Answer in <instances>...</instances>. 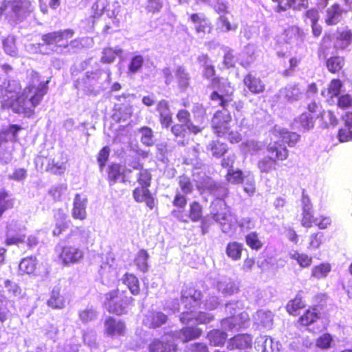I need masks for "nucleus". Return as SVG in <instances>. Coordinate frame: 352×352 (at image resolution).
<instances>
[{
	"mask_svg": "<svg viewBox=\"0 0 352 352\" xmlns=\"http://www.w3.org/2000/svg\"><path fill=\"white\" fill-rule=\"evenodd\" d=\"M39 81L36 74L32 76L31 82L21 89V83L17 80H10L6 87L0 86V103L3 110L12 109L17 114L30 118L35 113V108L41 104L48 91V81L36 86L34 80Z\"/></svg>",
	"mask_w": 352,
	"mask_h": 352,
	"instance_id": "nucleus-1",
	"label": "nucleus"
},
{
	"mask_svg": "<svg viewBox=\"0 0 352 352\" xmlns=\"http://www.w3.org/2000/svg\"><path fill=\"white\" fill-rule=\"evenodd\" d=\"M239 126L233 122L232 118L228 111H217L211 120V129L214 135L224 138L231 144L241 141L242 136L239 130Z\"/></svg>",
	"mask_w": 352,
	"mask_h": 352,
	"instance_id": "nucleus-2",
	"label": "nucleus"
},
{
	"mask_svg": "<svg viewBox=\"0 0 352 352\" xmlns=\"http://www.w3.org/2000/svg\"><path fill=\"white\" fill-rule=\"evenodd\" d=\"M133 301V298L129 296L126 290L116 289L105 294L104 304L107 311L118 316L126 314Z\"/></svg>",
	"mask_w": 352,
	"mask_h": 352,
	"instance_id": "nucleus-3",
	"label": "nucleus"
},
{
	"mask_svg": "<svg viewBox=\"0 0 352 352\" xmlns=\"http://www.w3.org/2000/svg\"><path fill=\"white\" fill-rule=\"evenodd\" d=\"M30 6L28 0L5 1L0 7V15H5L9 21L17 23L25 18Z\"/></svg>",
	"mask_w": 352,
	"mask_h": 352,
	"instance_id": "nucleus-4",
	"label": "nucleus"
},
{
	"mask_svg": "<svg viewBox=\"0 0 352 352\" xmlns=\"http://www.w3.org/2000/svg\"><path fill=\"white\" fill-rule=\"evenodd\" d=\"M203 294L201 292L192 285L183 288L181 293V303L184 311L197 310L202 303Z\"/></svg>",
	"mask_w": 352,
	"mask_h": 352,
	"instance_id": "nucleus-5",
	"label": "nucleus"
},
{
	"mask_svg": "<svg viewBox=\"0 0 352 352\" xmlns=\"http://www.w3.org/2000/svg\"><path fill=\"white\" fill-rule=\"evenodd\" d=\"M74 34V30L71 29L54 31L43 34L41 39L46 45H53L57 49H65L69 46V40Z\"/></svg>",
	"mask_w": 352,
	"mask_h": 352,
	"instance_id": "nucleus-6",
	"label": "nucleus"
},
{
	"mask_svg": "<svg viewBox=\"0 0 352 352\" xmlns=\"http://www.w3.org/2000/svg\"><path fill=\"white\" fill-rule=\"evenodd\" d=\"M203 213V206L197 201H192L190 203L187 214L177 210L172 211V214L175 218L185 223H188L190 221L193 223L202 221L204 218Z\"/></svg>",
	"mask_w": 352,
	"mask_h": 352,
	"instance_id": "nucleus-7",
	"label": "nucleus"
},
{
	"mask_svg": "<svg viewBox=\"0 0 352 352\" xmlns=\"http://www.w3.org/2000/svg\"><path fill=\"white\" fill-rule=\"evenodd\" d=\"M174 334L166 333L160 338H155L148 345L149 352H177V345L175 342Z\"/></svg>",
	"mask_w": 352,
	"mask_h": 352,
	"instance_id": "nucleus-8",
	"label": "nucleus"
},
{
	"mask_svg": "<svg viewBox=\"0 0 352 352\" xmlns=\"http://www.w3.org/2000/svg\"><path fill=\"white\" fill-rule=\"evenodd\" d=\"M59 258L65 265H69L80 262L84 258V252L80 248L66 244L61 248Z\"/></svg>",
	"mask_w": 352,
	"mask_h": 352,
	"instance_id": "nucleus-9",
	"label": "nucleus"
},
{
	"mask_svg": "<svg viewBox=\"0 0 352 352\" xmlns=\"http://www.w3.org/2000/svg\"><path fill=\"white\" fill-rule=\"evenodd\" d=\"M189 20L194 25L195 33L204 38L205 35L211 34L214 27L211 21L202 13H192L189 15Z\"/></svg>",
	"mask_w": 352,
	"mask_h": 352,
	"instance_id": "nucleus-10",
	"label": "nucleus"
},
{
	"mask_svg": "<svg viewBox=\"0 0 352 352\" xmlns=\"http://www.w3.org/2000/svg\"><path fill=\"white\" fill-rule=\"evenodd\" d=\"M126 331V323L124 320L108 316L104 320V333L113 338L124 336Z\"/></svg>",
	"mask_w": 352,
	"mask_h": 352,
	"instance_id": "nucleus-11",
	"label": "nucleus"
},
{
	"mask_svg": "<svg viewBox=\"0 0 352 352\" xmlns=\"http://www.w3.org/2000/svg\"><path fill=\"white\" fill-rule=\"evenodd\" d=\"M180 321L183 324L194 322L196 324H208L214 319V316L205 311L197 313L196 310L183 311L180 315Z\"/></svg>",
	"mask_w": 352,
	"mask_h": 352,
	"instance_id": "nucleus-12",
	"label": "nucleus"
},
{
	"mask_svg": "<svg viewBox=\"0 0 352 352\" xmlns=\"http://www.w3.org/2000/svg\"><path fill=\"white\" fill-rule=\"evenodd\" d=\"M171 333L174 334L175 340L177 339L183 343H187L199 338L202 335V330L196 326H186Z\"/></svg>",
	"mask_w": 352,
	"mask_h": 352,
	"instance_id": "nucleus-13",
	"label": "nucleus"
},
{
	"mask_svg": "<svg viewBox=\"0 0 352 352\" xmlns=\"http://www.w3.org/2000/svg\"><path fill=\"white\" fill-rule=\"evenodd\" d=\"M160 124L163 128L168 129L173 123V115L170 105L166 100L162 99L157 102L155 107Z\"/></svg>",
	"mask_w": 352,
	"mask_h": 352,
	"instance_id": "nucleus-14",
	"label": "nucleus"
},
{
	"mask_svg": "<svg viewBox=\"0 0 352 352\" xmlns=\"http://www.w3.org/2000/svg\"><path fill=\"white\" fill-rule=\"evenodd\" d=\"M266 152L277 163L287 160L289 155V150L280 141L270 142L266 146Z\"/></svg>",
	"mask_w": 352,
	"mask_h": 352,
	"instance_id": "nucleus-15",
	"label": "nucleus"
},
{
	"mask_svg": "<svg viewBox=\"0 0 352 352\" xmlns=\"http://www.w3.org/2000/svg\"><path fill=\"white\" fill-rule=\"evenodd\" d=\"M320 318V314L318 311V305H313L306 309L297 319L295 325L298 328L307 327L314 324Z\"/></svg>",
	"mask_w": 352,
	"mask_h": 352,
	"instance_id": "nucleus-16",
	"label": "nucleus"
},
{
	"mask_svg": "<svg viewBox=\"0 0 352 352\" xmlns=\"http://www.w3.org/2000/svg\"><path fill=\"white\" fill-rule=\"evenodd\" d=\"M212 218L219 223H223L230 215L229 208L224 200L217 198L212 202Z\"/></svg>",
	"mask_w": 352,
	"mask_h": 352,
	"instance_id": "nucleus-17",
	"label": "nucleus"
},
{
	"mask_svg": "<svg viewBox=\"0 0 352 352\" xmlns=\"http://www.w3.org/2000/svg\"><path fill=\"white\" fill-rule=\"evenodd\" d=\"M170 127L171 133L176 138H184L188 133L197 135L202 131L201 127L193 123H177L172 126L170 125Z\"/></svg>",
	"mask_w": 352,
	"mask_h": 352,
	"instance_id": "nucleus-18",
	"label": "nucleus"
},
{
	"mask_svg": "<svg viewBox=\"0 0 352 352\" xmlns=\"http://www.w3.org/2000/svg\"><path fill=\"white\" fill-rule=\"evenodd\" d=\"M148 188V186L140 185L133 190V197L136 202L144 201L146 206L152 210L155 206V201Z\"/></svg>",
	"mask_w": 352,
	"mask_h": 352,
	"instance_id": "nucleus-19",
	"label": "nucleus"
},
{
	"mask_svg": "<svg viewBox=\"0 0 352 352\" xmlns=\"http://www.w3.org/2000/svg\"><path fill=\"white\" fill-rule=\"evenodd\" d=\"M271 1L277 3L275 8V12L277 13L283 12L289 9L295 11H300L307 9L309 6V0H286L284 4L282 3L281 0Z\"/></svg>",
	"mask_w": 352,
	"mask_h": 352,
	"instance_id": "nucleus-20",
	"label": "nucleus"
},
{
	"mask_svg": "<svg viewBox=\"0 0 352 352\" xmlns=\"http://www.w3.org/2000/svg\"><path fill=\"white\" fill-rule=\"evenodd\" d=\"M252 339L247 333L237 334L231 338L227 345L228 349L232 351L235 349L245 350L252 346Z\"/></svg>",
	"mask_w": 352,
	"mask_h": 352,
	"instance_id": "nucleus-21",
	"label": "nucleus"
},
{
	"mask_svg": "<svg viewBox=\"0 0 352 352\" xmlns=\"http://www.w3.org/2000/svg\"><path fill=\"white\" fill-rule=\"evenodd\" d=\"M68 159L66 155L60 153L58 156L50 160L47 166L46 170L51 174L62 175L66 170V164Z\"/></svg>",
	"mask_w": 352,
	"mask_h": 352,
	"instance_id": "nucleus-22",
	"label": "nucleus"
},
{
	"mask_svg": "<svg viewBox=\"0 0 352 352\" xmlns=\"http://www.w3.org/2000/svg\"><path fill=\"white\" fill-rule=\"evenodd\" d=\"M107 181L109 185H114L118 182H126V175L122 165L118 163L111 164L107 170Z\"/></svg>",
	"mask_w": 352,
	"mask_h": 352,
	"instance_id": "nucleus-23",
	"label": "nucleus"
},
{
	"mask_svg": "<svg viewBox=\"0 0 352 352\" xmlns=\"http://www.w3.org/2000/svg\"><path fill=\"white\" fill-rule=\"evenodd\" d=\"M243 84L253 94H259L265 89V85L261 79L249 73L244 76Z\"/></svg>",
	"mask_w": 352,
	"mask_h": 352,
	"instance_id": "nucleus-24",
	"label": "nucleus"
},
{
	"mask_svg": "<svg viewBox=\"0 0 352 352\" xmlns=\"http://www.w3.org/2000/svg\"><path fill=\"white\" fill-rule=\"evenodd\" d=\"M167 321V316L162 312L149 311L144 319V324L150 329H155L165 324Z\"/></svg>",
	"mask_w": 352,
	"mask_h": 352,
	"instance_id": "nucleus-25",
	"label": "nucleus"
},
{
	"mask_svg": "<svg viewBox=\"0 0 352 352\" xmlns=\"http://www.w3.org/2000/svg\"><path fill=\"white\" fill-rule=\"evenodd\" d=\"M87 199L80 194L75 195L72 214L74 219L81 221L87 218L86 204Z\"/></svg>",
	"mask_w": 352,
	"mask_h": 352,
	"instance_id": "nucleus-26",
	"label": "nucleus"
},
{
	"mask_svg": "<svg viewBox=\"0 0 352 352\" xmlns=\"http://www.w3.org/2000/svg\"><path fill=\"white\" fill-rule=\"evenodd\" d=\"M343 10L338 3H333L326 10L325 23L327 25H335L338 24L341 19Z\"/></svg>",
	"mask_w": 352,
	"mask_h": 352,
	"instance_id": "nucleus-27",
	"label": "nucleus"
},
{
	"mask_svg": "<svg viewBox=\"0 0 352 352\" xmlns=\"http://www.w3.org/2000/svg\"><path fill=\"white\" fill-rule=\"evenodd\" d=\"M210 86L212 89H217L225 95H232L233 88L228 78H223L220 76H215L210 79Z\"/></svg>",
	"mask_w": 352,
	"mask_h": 352,
	"instance_id": "nucleus-28",
	"label": "nucleus"
},
{
	"mask_svg": "<svg viewBox=\"0 0 352 352\" xmlns=\"http://www.w3.org/2000/svg\"><path fill=\"white\" fill-rule=\"evenodd\" d=\"M122 282L127 287L133 295L138 296L140 294V284L139 279L135 275L126 272L123 275Z\"/></svg>",
	"mask_w": 352,
	"mask_h": 352,
	"instance_id": "nucleus-29",
	"label": "nucleus"
},
{
	"mask_svg": "<svg viewBox=\"0 0 352 352\" xmlns=\"http://www.w3.org/2000/svg\"><path fill=\"white\" fill-rule=\"evenodd\" d=\"M305 307L306 304L302 296L298 294L294 298L288 301L285 305V310L290 316H296L299 311Z\"/></svg>",
	"mask_w": 352,
	"mask_h": 352,
	"instance_id": "nucleus-30",
	"label": "nucleus"
},
{
	"mask_svg": "<svg viewBox=\"0 0 352 352\" xmlns=\"http://www.w3.org/2000/svg\"><path fill=\"white\" fill-rule=\"evenodd\" d=\"M19 271L23 274L36 275L37 261L35 257L29 256L24 258L19 263Z\"/></svg>",
	"mask_w": 352,
	"mask_h": 352,
	"instance_id": "nucleus-31",
	"label": "nucleus"
},
{
	"mask_svg": "<svg viewBox=\"0 0 352 352\" xmlns=\"http://www.w3.org/2000/svg\"><path fill=\"white\" fill-rule=\"evenodd\" d=\"M243 245L237 241H230L226 247V254L232 261H239L242 257Z\"/></svg>",
	"mask_w": 352,
	"mask_h": 352,
	"instance_id": "nucleus-32",
	"label": "nucleus"
},
{
	"mask_svg": "<svg viewBox=\"0 0 352 352\" xmlns=\"http://www.w3.org/2000/svg\"><path fill=\"white\" fill-rule=\"evenodd\" d=\"M48 307L54 309H62L65 307V300L61 295L60 289H53L47 300Z\"/></svg>",
	"mask_w": 352,
	"mask_h": 352,
	"instance_id": "nucleus-33",
	"label": "nucleus"
},
{
	"mask_svg": "<svg viewBox=\"0 0 352 352\" xmlns=\"http://www.w3.org/2000/svg\"><path fill=\"white\" fill-rule=\"evenodd\" d=\"M197 60L203 67L202 75L204 78L210 80L216 76L215 67L210 63V58L207 54L199 56Z\"/></svg>",
	"mask_w": 352,
	"mask_h": 352,
	"instance_id": "nucleus-34",
	"label": "nucleus"
},
{
	"mask_svg": "<svg viewBox=\"0 0 352 352\" xmlns=\"http://www.w3.org/2000/svg\"><path fill=\"white\" fill-rule=\"evenodd\" d=\"M325 65L330 73L338 74L342 71L345 60L343 56H333L327 59Z\"/></svg>",
	"mask_w": 352,
	"mask_h": 352,
	"instance_id": "nucleus-35",
	"label": "nucleus"
},
{
	"mask_svg": "<svg viewBox=\"0 0 352 352\" xmlns=\"http://www.w3.org/2000/svg\"><path fill=\"white\" fill-rule=\"evenodd\" d=\"M104 25L102 33L104 34H113L119 31L120 21L116 15L106 16L104 17Z\"/></svg>",
	"mask_w": 352,
	"mask_h": 352,
	"instance_id": "nucleus-36",
	"label": "nucleus"
},
{
	"mask_svg": "<svg viewBox=\"0 0 352 352\" xmlns=\"http://www.w3.org/2000/svg\"><path fill=\"white\" fill-rule=\"evenodd\" d=\"M133 168L139 170L137 175V182L140 186H146L150 187L152 181V175L148 169L144 168L143 164L138 163Z\"/></svg>",
	"mask_w": 352,
	"mask_h": 352,
	"instance_id": "nucleus-37",
	"label": "nucleus"
},
{
	"mask_svg": "<svg viewBox=\"0 0 352 352\" xmlns=\"http://www.w3.org/2000/svg\"><path fill=\"white\" fill-rule=\"evenodd\" d=\"M278 163L272 159V156L267 155L257 162V168L261 173H270L276 169Z\"/></svg>",
	"mask_w": 352,
	"mask_h": 352,
	"instance_id": "nucleus-38",
	"label": "nucleus"
},
{
	"mask_svg": "<svg viewBox=\"0 0 352 352\" xmlns=\"http://www.w3.org/2000/svg\"><path fill=\"white\" fill-rule=\"evenodd\" d=\"M316 120V119L309 113H302L294 120V122L299 129L307 131L314 128Z\"/></svg>",
	"mask_w": 352,
	"mask_h": 352,
	"instance_id": "nucleus-39",
	"label": "nucleus"
},
{
	"mask_svg": "<svg viewBox=\"0 0 352 352\" xmlns=\"http://www.w3.org/2000/svg\"><path fill=\"white\" fill-rule=\"evenodd\" d=\"M208 149L211 151L213 157L220 158L228 152V147L226 143L216 140L210 142Z\"/></svg>",
	"mask_w": 352,
	"mask_h": 352,
	"instance_id": "nucleus-40",
	"label": "nucleus"
},
{
	"mask_svg": "<svg viewBox=\"0 0 352 352\" xmlns=\"http://www.w3.org/2000/svg\"><path fill=\"white\" fill-rule=\"evenodd\" d=\"M278 133L279 141L287 144L290 147L294 146L300 140V135L295 132L281 129L278 131Z\"/></svg>",
	"mask_w": 352,
	"mask_h": 352,
	"instance_id": "nucleus-41",
	"label": "nucleus"
},
{
	"mask_svg": "<svg viewBox=\"0 0 352 352\" xmlns=\"http://www.w3.org/2000/svg\"><path fill=\"white\" fill-rule=\"evenodd\" d=\"M144 63V58L140 54H136L131 57L128 66L127 73L129 74H135L142 71Z\"/></svg>",
	"mask_w": 352,
	"mask_h": 352,
	"instance_id": "nucleus-42",
	"label": "nucleus"
},
{
	"mask_svg": "<svg viewBox=\"0 0 352 352\" xmlns=\"http://www.w3.org/2000/svg\"><path fill=\"white\" fill-rule=\"evenodd\" d=\"M208 338L211 344L214 346H221L224 345L228 334L225 331L214 329L208 333Z\"/></svg>",
	"mask_w": 352,
	"mask_h": 352,
	"instance_id": "nucleus-43",
	"label": "nucleus"
},
{
	"mask_svg": "<svg viewBox=\"0 0 352 352\" xmlns=\"http://www.w3.org/2000/svg\"><path fill=\"white\" fill-rule=\"evenodd\" d=\"M247 245L252 250L258 251L263 247V242L261 240L256 232H251L245 236Z\"/></svg>",
	"mask_w": 352,
	"mask_h": 352,
	"instance_id": "nucleus-44",
	"label": "nucleus"
},
{
	"mask_svg": "<svg viewBox=\"0 0 352 352\" xmlns=\"http://www.w3.org/2000/svg\"><path fill=\"white\" fill-rule=\"evenodd\" d=\"M148 254L144 249L139 250L134 258V263L138 270L142 272H146L148 270Z\"/></svg>",
	"mask_w": 352,
	"mask_h": 352,
	"instance_id": "nucleus-45",
	"label": "nucleus"
},
{
	"mask_svg": "<svg viewBox=\"0 0 352 352\" xmlns=\"http://www.w3.org/2000/svg\"><path fill=\"white\" fill-rule=\"evenodd\" d=\"M13 199L10 197V195L6 190H1L0 192V218L6 211L13 208Z\"/></svg>",
	"mask_w": 352,
	"mask_h": 352,
	"instance_id": "nucleus-46",
	"label": "nucleus"
},
{
	"mask_svg": "<svg viewBox=\"0 0 352 352\" xmlns=\"http://www.w3.org/2000/svg\"><path fill=\"white\" fill-rule=\"evenodd\" d=\"M331 270V266L328 263H322L314 266L311 270V276L316 279L325 278Z\"/></svg>",
	"mask_w": 352,
	"mask_h": 352,
	"instance_id": "nucleus-47",
	"label": "nucleus"
},
{
	"mask_svg": "<svg viewBox=\"0 0 352 352\" xmlns=\"http://www.w3.org/2000/svg\"><path fill=\"white\" fill-rule=\"evenodd\" d=\"M289 257L291 259L295 260L297 263L303 268L309 267L312 263V257L305 253H300L298 251H294L290 254Z\"/></svg>",
	"mask_w": 352,
	"mask_h": 352,
	"instance_id": "nucleus-48",
	"label": "nucleus"
},
{
	"mask_svg": "<svg viewBox=\"0 0 352 352\" xmlns=\"http://www.w3.org/2000/svg\"><path fill=\"white\" fill-rule=\"evenodd\" d=\"M67 215L63 214L60 219L56 221L52 230V234L54 236H58L69 228L71 222L67 219Z\"/></svg>",
	"mask_w": 352,
	"mask_h": 352,
	"instance_id": "nucleus-49",
	"label": "nucleus"
},
{
	"mask_svg": "<svg viewBox=\"0 0 352 352\" xmlns=\"http://www.w3.org/2000/svg\"><path fill=\"white\" fill-rule=\"evenodd\" d=\"M226 180L232 184H240L243 182L244 175L241 170H228L226 175Z\"/></svg>",
	"mask_w": 352,
	"mask_h": 352,
	"instance_id": "nucleus-50",
	"label": "nucleus"
},
{
	"mask_svg": "<svg viewBox=\"0 0 352 352\" xmlns=\"http://www.w3.org/2000/svg\"><path fill=\"white\" fill-rule=\"evenodd\" d=\"M178 185L184 194H190L193 191V185L190 177L182 175L178 177Z\"/></svg>",
	"mask_w": 352,
	"mask_h": 352,
	"instance_id": "nucleus-51",
	"label": "nucleus"
},
{
	"mask_svg": "<svg viewBox=\"0 0 352 352\" xmlns=\"http://www.w3.org/2000/svg\"><path fill=\"white\" fill-rule=\"evenodd\" d=\"M342 87V82L338 78L332 79L327 87L328 95L331 98L339 96Z\"/></svg>",
	"mask_w": 352,
	"mask_h": 352,
	"instance_id": "nucleus-52",
	"label": "nucleus"
},
{
	"mask_svg": "<svg viewBox=\"0 0 352 352\" xmlns=\"http://www.w3.org/2000/svg\"><path fill=\"white\" fill-rule=\"evenodd\" d=\"M283 94L285 98L289 102L296 101L299 99L301 94L300 89L296 85L288 86L284 89Z\"/></svg>",
	"mask_w": 352,
	"mask_h": 352,
	"instance_id": "nucleus-53",
	"label": "nucleus"
},
{
	"mask_svg": "<svg viewBox=\"0 0 352 352\" xmlns=\"http://www.w3.org/2000/svg\"><path fill=\"white\" fill-rule=\"evenodd\" d=\"M332 342V336L329 333H324L316 339V346L322 350H327L331 347Z\"/></svg>",
	"mask_w": 352,
	"mask_h": 352,
	"instance_id": "nucleus-54",
	"label": "nucleus"
},
{
	"mask_svg": "<svg viewBox=\"0 0 352 352\" xmlns=\"http://www.w3.org/2000/svg\"><path fill=\"white\" fill-rule=\"evenodd\" d=\"M139 131L141 133V142L147 146H152L153 144V134L152 129L148 126H144L141 127Z\"/></svg>",
	"mask_w": 352,
	"mask_h": 352,
	"instance_id": "nucleus-55",
	"label": "nucleus"
},
{
	"mask_svg": "<svg viewBox=\"0 0 352 352\" xmlns=\"http://www.w3.org/2000/svg\"><path fill=\"white\" fill-rule=\"evenodd\" d=\"M97 316L96 311L93 308H86L78 311L79 320L82 323H88L95 320Z\"/></svg>",
	"mask_w": 352,
	"mask_h": 352,
	"instance_id": "nucleus-56",
	"label": "nucleus"
},
{
	"mask_svg": "<svg viewBox=\"0 0 352 352\" xmlns=\"http://www.w3.org/2000/svg\"><path fill=\"white\" fill-rule=\"evenodd\" d=\"M316 221L317 219L314 218L311 212V209H309L308 208L306 209H302L301 219L302 226L307 228H311Z\"/></svg>",
	"mask_w": 352,
	"mask_h": 352,
	"instance_id": "nucleus-57",
	"label": "nucleus"
},
{
	"mask_svg": "<svg viewBox=\"0 0 352 352\" xmlns=\"http://www.w3.org/2000/svg\"><path fill=\"white\" fill-rule=\"evenodd\" d=\"M4 51L12 56L17 54V47L15 44V39L12 36L6 37L3 41Z\"/></svg>",
	"mask_w": 352,
	"mask_h": 352,
	"instance_id": "nucleus-58",
	"label": "nucleus"
},
{
	"mask_svg": "<svg viewBox=\"0 0 352 352\" xmlns=\"http://www.w3.org/2000/svg\"><path fill=\"white\" fill-rule=\"evenodd\" d=\"M110 154V148L109 146H105L102 147L98 155H97V161L98 162L99 168L100 170H102L106 166V164L108 161L109 157Z\"/></svg>",
	"mask_w": 352,
	"mask_h": 352,
	"instance_id": "nucleus-59",
	"label": "nucleus"
},
{
	"mask_svg": "<svg viewBox=\"0 0 352 352\" xmlns=\"http://www.w3.org/2000/svg\"><path fill=\"white\" fill-rule=\"evenodd\" d=\"M338 138L341 142L352 141V125H344L340 128L338 133Z\"/></svg>",
	"mask_w": 352,
	"mask_h": 352,
	"instance_id": "nucleus-60",
	"label": "nucleus"
},
{
	"mask_svg": "<svg viewBox=\"0 0 352 352\" xmlns=\"http://www.w3.org/2000/svg\"><path fill=\"white\" fill-rule=\"evenodd\" d=\"M338 138L341 142L352 141V125H344L340 128L338 133Z\"/></svg>",
	"mask_w": 352,
	"mask_h": 352,
	"instance_id": "nucleus-61",
	"label": "nucleus"
},
{
	"mask_svg": "<svg viewBox=\"0 0 352 352\" xmlns=\"http://www.w3.org/2000/svg\"><path fill=\"white\" fill-rule=\"evenodd\" d=\"M338 138L341 142L352 141V125H344L340 128L338 133Z\"/></svg>",
	"mask_w": 352,
	"mask_h": 352,
	"instance_id": "nucleus-62",
	"label": "nucleus"
},
{
	"mask_svg": "<svg viewBox=\"0 0 352 352\" xmlns=\"http://www.w3.org/2000/svg\"><path fill=\"white\" fill-rule=\"evenodd\" d=\"M186 194H182L181 191L177 190L172 201V204L174 207L178 209H184L188 202Z\"/></svg>",
	"mask_w": 352,
	"mask_h": 352,
	"instance_id": "nucleus-63",
	"label": "nucleus"
},
{
	"mask_svg": "<svg viewBox=\"0 0 352 352\" xmlns=\"http://www.w3.org/2000/svg\"><path fill=\"white\" fill-rule=\"evenodd\" d=\"M337 106L342 109H346L352 107V96L345 94L338 96Z\"/></svg>",
	"mask_w": 352,
	"mask_h": 352,
	"instance_id": "nucleus-64",
	"label": "nucleus"
}]
</instances>
